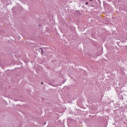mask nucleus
<instances>
[{"instance_id":"3","label":"nucleus","mask_w":127,"mask_h":127,"mask_svg":"<svg viewBox=\"0 0 127 127\" xmlns=\"http://www.w3.org/2000/svg\"><path fill=\"white\" fill-rule=\"evenodd\" d=\"M41 84H42V85H43V84H44V83L43 82H41Z\"/></svg>"},{"instance_id":"6","label":"nucleus","mask_w":127,"mask_h":127,"mask_svg":"<svg viewBox=\"0 0 127 127\" xmlns=\"http://www.w3.org/2000/svg\"><path fill=\"white\" fill-rule=\"evenodd\" d=\"M44 124H45V125H46V122H45V123H44Z\"/></svg>"},{"instance_id":"2","label":"nucleus","mask_w":127,"mask_h":127,"mask_svg":"<svg viewBox=\"0 0 127 127\" xmlns=\"http://www.w3.org/2000/svg\"><path fill=\"white\" fill-rule=\"evenodd\" d=\"M43 49H42L41 50V54H43Z\"/></svg>"},{"instance_id":"1","label":"nucleus","mask_w":127,"mask_h":127,"mask_svg":"<svg viewBox=\"0 0 127 127\" xmlns=\"http://www.w3.org/2000/svg\"><path fill=\"white\" fill-rule=\"evenodd\" d=\"M54 87H58V84H57V85L54 84Z\"/></svg>"},{"instance_id":"7","label":"nucleus","mask_w":127,"mask_h":127,"mask_svg":"<svg viewBox=\"0 0 127 127\" xmlns=\"http://www.w3.org/2000/svg\"><path fill=\"white\" fill-rule=\"evenodd\" d=\"M90 1H93V0H90Z\"/></svg>"},{"instance_id":"4","label":"nucleus","mask_w":127,"mask_h":127,"mask_svg":"<svg viewBox=\"0 0 127 127\" xmlns=\"http://www.w3.org/2000/svg\"><path fill=\"white\" fill-rule=\"evenodd\" d=\"M88 3H89V2H86L85 4H88Z\"/></svg>"},{"instance_id":"5","label":"nucleus","mask_w":127,"mask_h":127,"mask_svg":"<svg viewBox=\"0 0 127 127\" xmlns=\"http://www.w3.org/2000/svg\"><path fill=\"white\" fill-rule=\"evenodd\" d=\"M40 49H41V50H42V48H40Z\"/></svg>"}]
</instances>
